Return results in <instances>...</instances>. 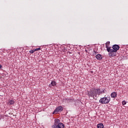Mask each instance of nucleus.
<instances>
[{
    "label": "nucleus",
    "mask_w": 128,
    "mask_h": 128,
    "mask_svg": "<svg viewBox=\"0 0 128 128\" xmlns=\"http://www.w3.org/2000/svg\"><path fill=\"white\" fill-rule=\"evenodd\" d=\"M111 98H116V96H118V94L116 92H112L111 94Z\"/></svg>",
    "instance_id": "6"
},
{
    "label": "nucleus",
    "mask_w": 128,
    "mask_h": 128,
    "mask_svg": "<svg viewBox=\"0 0 128 128\" xmlns=\"http://www.w3.org/2000/svg\"><path fill=\"white\" fill-rule=\"evenodd\" d=\"M35 50H32L30 51V54H34V52Z\"/></svg>",
    "instance_id": "14"
},
{
    "label": "nucleus",
    "mask_w": 128,
    "mask_h": 128,
    "mask_svg": "<svg viewBox=\"0 0 128 128\" xmlns=\"http://www.w3.org/2000/svg\"><path fill=\"white\" fill-rule=\"evenodd\" d=\"M110 102V96L102 98L99 100V102L102 104H108Z\"/></svg>",
    "instance_id": "3"
},
{
    "label": "nucleus",
    "mask_w": 128,
    "mask_h": 128,
    "mask_svg": "<svg viewBox=\"0 0 128 128\" xmlns=\"http://www.w3.org/2000/svg\"><path fill=\"white\" fill-rule=\"evenodd\" d=\"M112 49L110 47H108L106 44V48L110 56H116V52L120 50V46L118 44H114L112 46Z\"/></svg>",
    "instance_id": "2"
},
{
    "label": "nucleus",
    "mask_w": 128,
    "mask_h": 128,
    "mask_svg": "<svg viewBox=\"0 0 128 128\" xmlns=\"http://www.w3.org/2000/svg\"><path fill=\"white\" fill-rule=\"evenodd\" d=\"M58 128H64V124H62V122L58 123Z\"/></svg>",
    "instance_id": "8"
},
{
    "label": "nucleus",
    "mask_w": 128,
    "mask_h": 128,
    "mask_svg": "<svg viewBox=\"0 0 128 128\" xmlns=\"http://www.w3.org/2000/svg\"><path fill=\"white\" fill-rule=\"evenodd\" d=\"M97 128H104V124H102V123L98 124Z\"/></svg>",
    "instance_id": "11"
},
{
    "label": "nucleus",
    "mask_w": 128,
    "mask_h": 128,
    "mask_svg": "<svg viewBox=\"0 0 128 128\" xmlns=\"http://www.w3.org/2000/svg\"><path fill=\"white\" fill-rule=\"evenodd\" d=\"M0 68H2V64H0Z\"/></svg>",
    "instance_id": "19"
},
{
    "label": "nucleus",
    "mask_w": 128,
    "mask_h": 128,
    "mask_svg": "<svg viewBox=\"0 0 128 128\" xmlns=\"http://www.w3.org/2000/svg\"><path fill=\"white\" fill-rule=\"evenodd\" d=\"M96 60H100L102 58V54H98L96 56Z\"/></svg>",
    "instance_id": "7"
},
{
    "label": "nucleus",
    "mask_w": 128,
    "mask_h": 128,
    "mask_svg": "<svg viewBox=\"0 0 128 128\" xmlns=\"http://www.w3.org/2000/svg\"><path fill=\"white\" fill-rule=\"evenodd\" d=\"M8 104L9 106H12V104H14V100H10L8 102Z\"/></svg>",
    "instance_id": "10"
},
{
    "label": "nucleus",
    "mask_w": 128,
    "mask_h": 128,
    "mask_svg": "<svg viewBox=\"0 0 128 128\" xmlns=\"http://www.w3.org/2000/svg\"><path fill=\"white\" fill-rule=\"evenodd\" d=\"M36 50H40V48H36L35 52H36Z\"/></svg>",
    "instance_id": "18"
},
{
    "label": "nucleus",
    "mask_w": 128,
    "mask_h": 128,
    "mask_svg": "<svg viewBox=\"0 0 128 128\" xmlns=\"http://www.w3.org/2000/svg\"><path fill=\"white\" fill-rule=\"evenodd\" d=\"M56 86V82L52 80L51 83L48 85L49 88H52V86Z\"/></svg>",
    "instance_id": "5"
},
{
    "label": "nucleus",
    "mask_w": 128,
    "mask_h": 128,
    "mask_svg": "<svg viewBox=\"0 0 128 128\" xmlns=\"http://www.w3.org/2000/svg\"><path fill=\"white\" fill-rule=\"evenodd\" d=\"M106 93V89L104 88L102 90H100V88H92L90 90L88 93V96L89 98H96L98 96H100V94H102Z\"/></svg>",
    "instance_id": "1"
},
{
    "label": "nucleus",
    "mask_w": 128,
    "mask_h": 128,
    "mask_svg": "<svg viewBox=\"0 0 128 128\" xmlns=\"http://www.w3.org/2000/svg\"><path fill=\"white\" fill-rule=\"evenodd\" d=\"M60 122V120L58 119L55 120V123L56 124H58Z\"/></svg>",
    "instance_id": "15"
},
{
    "label": "nucleus",
    "mask_w": 128,
    "mask_h": 128,
    "mask_svg": "<svg viewBox=\"0 0 128 128\" xmlns=\"http://www.w3.org/2000/svg\"><path fill=\"white\" fill-rule=\"evenodd\" d=\"M52 128H58V125L56 126V124H54V125L52 126Z\"/></svg>",
    "instance_id": "16"
},
{
    "label": "nucleus",
    "mask_w": 128,
    "mask_h": 128,
    "mask_svg": "<svg viewBox=\"0 0 128 128\" xmlns=\"http://www.w3.org/2000/svg\"><path fill=\"white\" fill-rule=\"evenodd\" d=\"M96 54H98V52H96V50H94L92 52V55L93 56H96Z\"/></svg>",
    "instance_id": "12"
},
{
    "label": "nucleus",
    "mask_w": 128,
    "mask_h": 128,
    "mask_svg": "<svg viewBox=\"0 0 128 128\" xmlns=\"http://www.w3.org/2000/svg\"><path fill=\"white\" fill-rule=\"evenodd\" d=\"M110 42H108L106 44H106H107V46H108V47L109 48V47H108V44H110Z\"/></svg>",
    "instance_id": "17"
},
{
    "label": "nucleus",
    "mask_w": 128,
    "mask_h": 128,
    "mask_svg": "<svg viewBox=\"0 0 128 128\" xmlns=\"http://www.w3.org/2000/svg\"><path fill=\"white\" fill-rule=\"evenodd\" d=\"M86 52H88V50H86Z\"/></svg>",
    "instance_id": "20"
},
{
    "label": "nucleus",
    "mask_w": 128,
    "mask_h": 128,
    "mask_svg": "<svg viewBox=\"0 0 128 128\" xmlns=\"http://www.w3.org/2000/svg\"><path fill=\"white\" fill-rule=\"evenodd\" d=\"M70 100H72V99L66 98L63 100V102H67V104H68V102H70Z\"/></svg>",
    "instance_id": "9"
},
{
    "label": "nucleus",
    "mask_w": 128,
    "mask_h": 128,
    "mask_svg": "<svg viewBox=\"0 0 128 128\" xmlns=\"http://www.w3.org/2000/svg\"><path fill=\"white\" fill-rule=\"evenodd\" d=\"M122 104L123 106H124L125 104H126V102L125 100H124L122 102Z\"/></svg>",
    "instance_id": "13"
},
{
    "label": "nucleus",
    "mask_w": 128,
    "mask_h": 128,
    "mask_svg": "<svg viewBox=\"0 0 128 128\" xmlns=\"http://www.w3.org/2000/svg\"><path fill=\"white\" fill-rule=\"evenodd\" d=\"M62 110H64V108H62V106H58L53 112V114H58V112H62Z\"/></svg>",
    "instance_id": "4"
}]
</instances>
